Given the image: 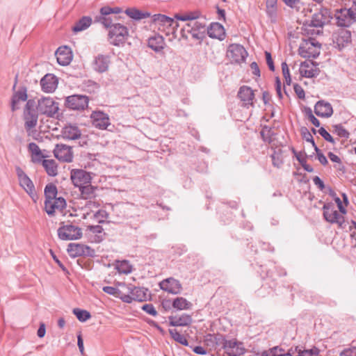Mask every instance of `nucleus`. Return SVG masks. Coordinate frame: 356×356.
I'll use <instances>...</instances> for the list:
<instances>
[{"instance_id":"nucleus-18","label":"nucleus","mask_w":356,"mask_h":356,"mask_svg":"<svg viewBox=\"0 0 356 356\" xmlns=\"http://www.w3.org/2000/svg\"><path fill=\"white\" fill-rule=\"evenodd\" d=\"M90 118L92 124L100 129H106L110 125V119L108 114L102 111H93Z\"/></svg>"},{"instance_id":"nucleus-35","label":"nucleus","mask_w":356,"mask_h":356,"mask_svg":"<svg viewBox=\"0 0 356 356\" xmlns=\"http://www.w3.org/2000/svg\"><path fill=\"white\" fill-rule=\"evenodd\" d=\"M165 41L163 36L155 35L148 40V46L155 51H159L164 48Z\"/></svg>"},{"instance_id":"nucleus-36","label":"nucleus","mask_w":356,"mask_h":356,"mask_svg":"<svg viewBox=\"0 0 356 356\" xmlns=\"http://www.w3.org/2000/svg\"><path fill=\"white\" fill-rule=\"evenodd\" d=\"M81 196L84 200H91L96 196L97 187L90 184L79 187Z\"/></svg>"},{"instance_id":"nucleus-3","label":"nucleus","mask_w":356,"mask_h":356,"mask_svg":"<svg viewBox=\"0 0 356 356\" xmlns=\"http://www.w3.org/2000/svg\"><path fill=\"white\" fill-rule=\"evenodd\" d=\"M38 106L33 99L27 101L24 110V119L25 121V128L31 135V129L34 128L38 122Z\"/></svg>"},{"instance_id":"nucleus-12","label":"nucleus","mask_w":356,"mask_h":356,"mask_svg":"<svg viewBox=\"0 0 356 356\" xmlns=\"http://www.w3.org/2000/svg\"><path fill=\"white\" fill-rule=\"evenodd\" d=\"M70 178L76 187H81L90 183L91 174L82 169H72L70 172Z\"/></svg>"},{"instance_id":"nucleus-16","label":"nucleus","mask_w":356,"mask_h":356,"mask_svg":"<svg viewBox=\"0 0 356 356\" xmlns=\"http://www.w3.org/2000/svg\"><path fill=\"white\" fill-rule=\"evenodd\" d=\"M54 154L56 159L63 162L70 163L72 161L73 153L70 146L65 145H57L54 149Z\"/></svg>"},{"instance_id":"nucleus-43","label":"nucleus","mask_w":356,"mask_h":356,"mask_svg":"<svg viewBox=\"0 0 356 356\" xmlns=\"http://www.w3.org/2000/svg\"><path fill=\"white\" fill-rule=\"evenodd\" d=\"M200 17V13L197 11L188 12L183 14H176L175 18L177 20L191 22H194Z\"/></svg>"},{"instance_id":"nucleus-47","label":"nucleus","mask_w":356,"mask_h":356,"mask_svg":"<svg viewBox=\"0 0 356 356\" xmlns=\"http://www.w3.org/2000/svg\"><path fill=\"white\" fill-rule=\"evenodd\" d=\"M57 188L54 184H48L44 188L45 200H51L56 197Z\"/></svg>"},{"instance_id":"nucleus-30","label":"nucleus","mask_w":356,"mask_h":356,"mask_svg":"<svg viewBox=\"0 0 356 356\" xmlns=\"http://www.w3.org/2000/svg\"><path fill=\"white\" fill-rule=\"evenodd\" d=\"M192 323V317L188 314L172 316L169 317V324L171 326H187Z\"/></svg>"},{"instance_id":"nucleus-28","label":"nucleus","mask_w":356,"mask_h":356,"mask_svg":"<svg viewBox=\"0 0 356 356\" xmlns=\"http://www.w3.org/2000/svg\"><path fill=\"white\" fill-rule=\"evenodd\" d=\"M238 95L245 106L253 104L254 95L253 90L250 87L246 86L241 87Z\"/></svg>"},{"instance_id":"nucleus-56","label":"nucleus","mask_w":356,"mask_h":356,"mask_svg":"<svg viewBox=\"0 0 356 356\" xmlns=\"http://www.w3.org/2000/svg\"><path fill=\"white\" fill-rule=\"evenodd\" d=\"M100 23H102L106 27L112 26V19L110 17L100 16L97 19Z\"/></svg>"},{"instance_id":"nucleus-38","label":"nucleus","mask_w":356,"mask_h":356,"mask_svg":"<svg viewBox=\"0 0 356 356\" xmlns=\"http://www.w3.org/2000/svg\"><path fill=\"white\" fill-rule=\"evenodd\" d=\"M125 13L131 19L140 20L150 16L147 12H142L136 8H129L125 10Z\"/></svg>"},{"instance_id":"nucleus-15","label":"nucleus","mask_w":356,"mask_h":356,"mask_svg":"<svg viewBox=\"0 0 356 356\" xmlns=\"http://www.w3.org/2000/svg\"><path fill=\"white\" fill-rule=\"evenodd\" d=\"M333 42L339 49L347 47L351 42V33L346 29H340L333 35Z\"/></svg>"},{"instance_id":"nucleus-42","label":"nucleus","mask_w":356,"mask_h":356,"mask_svg":"<svg viewBox=\"0 0 356 356\" xmlns=\"http://www.w3.org/2000/svg\"><path fill=\"white\" fill-rule=\"evenodd\" d=\"M115 268L121 274H129L132 271V266L127 260L117 261Z\"/></svg>"},{"instance_id":"nucleus-53","label":"nucleus","mask_w":356,"mask_h":356,"mask_svg":"<svg viewBox=\"0 0 356 356\" xmlns=\"http://www.w3.org/2000/svg\"><path fill=\"white\" fill-rule=\"evenodd\" d=\"M334 131L339 137L348 138L349 133L342 127L341 124H337L333 126Z\"/></svg>"},{"instance_id":"nucleus-48","label":"nucleus","mask_w":356,"mask_h":356,"mask_svg":"<svg viewBox=\"0 0 356 356\" xmlns=\"http://www.w3.org/2000/svg\"><path fill=\"white\" fill-rule=\"evenodd\" d=\"M73 314L76 316L79 321L81 322H85L91 317L90 314L88 311L78 308L73 309Z\"/></svg>"},{"instance_id":"nucleus-34","label":"nucleus","mask_w":356,"mask_h":356,"mask_svg":"<svg viewBox=\"0 0 356 356\" xmlns=\"http://www.w3.org/2000/svg\"><path fill=\"white\" fill-rule=\"evenodd\" d=\"M88 249V246L80 243H70L67 246V252L72 257L84 254Z\"/></svg>"},{"instance_id":"nucleus-27","label":"nucleus","mask_w":356,"mask_h":356,"mask_svg":"<svg viewBox=\"0 0 356 356\" xmlns=\"http://www.w3.org/2000/svg\"><path fill=\"white\" fill-rule=\"evenodd\" d=\"M62 136L67 140H76L80 138L81 133L78 127L68 124L63 128Z\"/></svg>"},{"instance_id":"nucleus-9","label":"nucleus","mask_w":356,"mask_h":356,"mask_svg":"<svg viewBox=\"0 0 356 356\" xmlns=\"http://www.w3.org/2000/svg\"><path fill=\"white\" fill-rule=\"evenodd\" d=\"M332 18L339 26H349L353 22H355L354 15L350 8L336 10Z\"/></svg>"},{"instance_id":"nucleus-26","label":"nucleus","mask_w":356,"mask_h":356,"mask_svg":"<svg viewBox=\"0 0 356 356\" xmlns=\"http://www.w3.org/2000/svg\"><path fill=\"white\" fill-rule=\"evenodd\" d=\"M99 207V204L94 200H89L86 202L84 206L80 208L81 214L83 219L92 218L95 209Z\"/></svg>"},{"instance_id":"nucleus-24","label":"nucleus","mask_w":356,"mask_h":356,"mask_svg":"<svg viewBox=\"0 0 356 356\" xmlns=\"http://www.w3.org/2000/svg\"><path fill=\"white\" fill-rule=\"evenodd\" d=\"M314 112L321 118H330L333 113V108L330 103L321 100L316 104Z\"/></svg>"},{"instance_id":"nucleus-31","label":"nucleus","mask_w":356,"mask_h":356,"mask_svg":"<svg viewBox=\"0 0 356 356\" xmlns=\"http://www.w3.org/2000/svg\"><path fill=\"white\" fill-rule=\"evenodd\" d=\"M224 341L225 339L221 334H207L204 337V342L210 348L222 346Z\"/></svg>"},{"instance_id":"nucleus-46","label":"nucleus","mask_w":356,"mask_h":356,"mask_svg":"<svg viewBox=\"0 0 356 356\" xmlns=\"http://www.w3.org/2000/svg\"><path fill=\"white\" fill-rule=\"evenodd\" d=\"M169 333H170V336L172 337V338L177 342H178L182 345H184V346H188L187 339L185 338V337L183 334L179 333L176 329H170Z\"/></svg>"},{"instance_id":"nucleus-59","label":"nucleus","mask_w":356,"mask_h":356,"mask_svg":"<svg viewBox=\"0 0 356 356\" xmlns=\"http://www.w3.org/2000/svg\"><path fill=\"white\" fill-rule=\"evenodd\" d=\"M273 165L277 168H280L282 163V161L280 159V156L277 153H275L272 155Z\"/></svg>"},{"instance_id":"nucleus-57","label":"nucleus","mask_w":356,"mask_h":356,"mask_svg":"<svg viewBox=\"0 0 356 356\" xmlns=\"http://www.w3.org/2000/svg\"><path fill=\"white\" fill-rule=\"evenodd\" d=\"M315 151L317 153V159L322 165H326L327 163V158L321 153V150L317 146H315Z\"/></svg>"},{"instance_id":"nucleus-58","label":"nucleus","mask_w":356,"mask_h":356,"mask_svg":"<svg viewBox=\"0 0 356 356\" xmlns=\"http://www.w3.org/2000/svg\"><path fill=\"white\" fill-rule=\"evenodd\" d=\"M142 308L145 312L150 315L156 316V311L154 307L151 304H145L143 306Z\"/></svg>"},{"instance_id":"nucleus-61","label":"nucleus","mask_w":356,"mask_h":356,"mask_svg":"<svg viewBox=\"0 0 356 356\" xmlns=\"http://www.w3.org/2000/svg\"><path fill=\"white\" fill-rule=\"evenodd\" d=\"M293 88H294V90H295L296 95H298V97L300 99H304L305 98V91L302 89V88L300 86H299L298 84H295Z\"/></svg>"},{"instance_id":"nucleus-29","label":"nucleus","mask_w":356,"mask_h":356,"mask_svg":"<svg viewBox=\"0 0 356 356\" xmlns=\"http://www.w3.org/2000/svg\"><path fill=\"white\" fill-rule=\"evenodd\" d=\"M152 20L158 29L161 31L164 30L165 26H171L174 24V19L161 14L154 15Z\"/></svg>"},{"instance_id":"nucleus-55","label":"nucleus","mask_w":356,"mask_h":356,"mask_svg":"<svg viewBox=\"0 0 356 356\" xmlns=\"http://www.w3.org/2000/svg\"><path fill=\"white\" fill-rule=\"evenodd\" d=\"M339 356H356V348H346L340 353Z\"/></svg>"},{"instance_id":"nucleus-45","label":"nucleus","mask_w":356,"mask_h":356,"mask_svg":"<svg viewBox=\"0 0 356 356\" xmlns=\"http://www.w3.org/2000/svg\"><path fill=\"white\" fill-rule=\"evenodd\" d=\"M277 0H266V13L272 20H275L277 17Z\"/></svg>"},{"instance_id":"nucleus-19","label":"nucleus","mask_w":356,"mask_h":356,"mask_svg":"<svg viewBox=\"0 0 356 356\" xmlns=\"http://www.w3.org/2000/svg\"><path fill=\"white\" fill-rule=\"evenodd\" d=\"M66 104L73 110L84 109L88 106V99L84 95H72L67 98Z\"/></svg>"},{"instance_id":"nucleus-63","label":"nucleus","mask_w":356,"mask_h":356,"mask_svg":"<svg viewBox=\"0 0 356 356\" xmlns=\"http://www.w3.org/2000/svg\"><path fill=\"white\" fill-rule=\"evenodd\" d=\"M334 200H335V202L337 204V207H338V209H339L340 213H341L342 214H346V210L345 207L343 206L342 202H341L340 198L338 197H334Z\"/></svg>"},{"instance_id":"nucleus-64","label":"nucleus","mask_w":356,"mask_h":356,"mask_svg":"<svg viewBox=\"0 0 356 356\" xmlns=\"http://www.w3.org/2000/svg\"><path fill=\"white\" fill-rule=\"evenodd\" d=\"M45 333H46L45 325L43 323H40V327L38 330L37 334L40 338H42L43 337H44Z\"/></svg>"},{"instance_id":"nucleus-5","label":"nucleus","mask_w":356,"mask_h":356,"mask_svg":"<svg viewBox=\"0 0 356 356\" xmlns=\"http://www.w3.org/2000/svg\"><path fill=\"white\" fill-rule=\"evenodd\" d=\"M205 26L200 22H187L181 29V37L188 39L191 35L196 40H202L204 36Z\"/></svg>"},{"instance_id":"nucleus-52","label":"nucleus","mask_w":356,"mask_h":356,"mask_svg":"<svg viewBox=\"0 0 356 356\" xmlns=\"http://www.w3.org/2000/svg\"><path fill=\"white\" fill-rule=\"evenodd\" d=\"M296 350L298 351L297 356H317L318 354V351L316 348L301 350L296 347Z\"/></svg>"},{"instance_id":"nucleus-25","label":"nucleus","mask_w":356,"mask_h":356,"mask_svg":"<svg viewBox=\"0 0 356 356\" xmlns=\"http://www.w3.org/2000/svg\"><path fill=\"white\" fill-rule=\"evenodd\" d=\"M300 73L302 76L312 78L318 74L319 70L312 61H304L300 66Z\"/></svg>"},{"instance_id":"nucleus-1","label":"nucleus","mask_w":356,"mask_h":356,"mask_svg":"<svg viewBox=\"0 0 356 356\" xmlns=\"http://www.w3.org/2000/svg\"><path fill=\"white\" fill-rule=\"evenodd\" d=\"M330 12L326 8H322L319 12L314 13L308 24L305 25V33L308 35L314 36L321 33V29L328 21Z\"/></svg>"},{"instance_id":"nucleus-2","label":"nucleus","mask_w":356,"mask_h":356,"mask_svg":"<svg viewBox=\"0 0 356 356\" xmlns=\"http://www.w3.org/2000/svg\"><path fill=\"white\" fill-rule=\"evenodd\" d=\"M119 286L125 289V296L122 298V301L131 303L132 301H145L147 298V290L143 288L135 287L132 285H127L124 283H119Z\"/></svg>"},{"instance_id":"nucleus-14","label":"nucleus","mask_w":356,"mask_h":356,"mask_svg":"<svg viewBox=\"0 0 356 356\" xmlns=\"http://www.w3.org/2000/svg\"><path fill=\"white\" fill-rule=\"evenodd\" d=\"M248 54L245 48L238 44H230L228 47L227 56L234 63H241L245 60Z\"/></svg>"},{"instance_id":"nucleus-50","label":"nucleus","mask_w":356,"mask_h":356,"mask_svg":"<svg viewBox=\"0 0 356 356\" xmlns=\"http://www.w3.org/2000/svg\"><path fill=\"white\" fill-rule=\"evenodd\" d=\"M284 3L289 7L300 10L302 7V3L300 0H282Z\"/></svg>"},{"instance_id":"nucleus-37","label":"nucleus","mask_w":356,"mask_h":356,"mask_svg":"<svg viewBox=\"0 0 356 356\" xmlns=\"http://www.w3.org/2000/svg\"><path fill=\"white\" fill-rule=\"evenodd\" d=\"M27 99L26 90L21 88L17 91L12 99V109L14 111L18 108V104L21 102H24Z\"/></svg>"},{"instance_id":"nucleus-62","label":"nucleus","mask_w":356,"mask_h":356,"mask_svg":"<svg viewBox=\"0 0 356 356\" xmlns=\"http://www.w3.org/2000/svg\"><path fill=\"white\" fill-rule=\"evenodd\" d=\"M308 118L309 121L316 127L320 126L319 120L313 115L311 109L309 111Z\"/></svg>"},{"instance_id":"nucleus-8","label":"nucleus","mask_w":356,"mask_h":356,"mask_svg":"<svg viewBox=\"0 0 356 356\" xmlns=\"http://www.w3.org/2000/svg\"><path fill=\"white\" fill-rule=\"evenodd\" d=\"M323 217L325 220L332 224H337L339 227H342L344 223L343 215L340 211H337L332 203L324 204Z\"/></svg>"},{"instance_id":"nucleus-20","label":"nucleus","mask_w":356,"mask_h":356,"mask_svg":"<svg viewBox=\"0 0 356 356\" xmlns=\"http://www.w3.org/2000/svg\"><path fill=\"white\" fill-rule=\"evenodd\" d=\"M160 288L168 293L178 294L181 291V285L179 282L174 278H168L159 284Z\"/></svg>"},{"instance_id":"nucleus-13","label":"nucleus","mask_w":356,"mask_h":356,"mask_svg":"<svg viewBox=\"0 0 356 356\" xmlns=\"http://www.w3.org/2000/svg\"><path fill=\"white\" fill-rule=\"evenodd\" d=\"M17 173L20 186L31 196L34 202L37 201L34 185L31 179L20 168L17 169Z\"/></svg>"},{"instance_id":"nucleus-23","label":"nucleus","mask_w":356,"mask_h":356,"mask_svg":"<svg viewBox=\"0 0 356 356\" xmlns=\"http://www.w3.org/2000/svg\"><path fill=\"white\" fill-rule=\"evenodd\" d=\"M56 56L58 64L63 66L70 64L72 59V54L67 47H60L56 51Z\"/></svg>"},{"instance_id":"nucleus-6","label":"nucleus","mask_w":356,"mask_h":356,"mask_svg":"<svg viewBox=\"0 0 356 356\" xmlns=\"http://www.w3.org/2000/svg\"><path fill=\"white\" fill-rule=\"evenodd\" d=\"M129 36V31L126 26L120 24H115L111 26L108 33V40L111 44L119 46L124 43Z\"/></svg>"},{"instance_id":"nucleus-40","label":"nucleus","mask_w":356,"mask_h":356,"mask_svg":"<svg viewBox=\"0 0 356 356\" xmlns=\"http://www.w3.org/2000/svg\"><path fill=\"white\" fill-rule=\"evenodd\" d=\"M172 307L177 310H186L192 307V303L182 297L176 298L172 302Z\"/></svg>"},{"instance_id":"nucleus-54","label":"nucleus","mask_w":356,"mask_h":356,"mask_svg":"<svg viewBox=\"0 0 356 356\" xmlns=\"http://www.w3.org/2000/svg\"><path fill=\"white\" fill-rule=\"evenodd\" d=\"M318 133L325 140L334 143V140L332 136L324 128H320Z\"/></svg>"},{"instance_id":"nucleus-10","label":"nucleus","mask_w":356,"mask_h":356,"mask_svg":"<svg viewBox=\"0 0 356 356\" xmlns=\"http://www.w3.org/2000/svg\"><path fill=\"white\" fill-rule=\"evenodd\" d=\"M38 110L42 114L53 116L58 111V104L51 97H43L38 100Z\"/></svg>"},{"instance_id":"nucleus-11","label":"nucleus","mask_w":356,"mask_h":356,"mask_svg":"<svg viewBox=\"0 0 356 356\" xmlns=\"http://www.w3.org/2000/svg\"><path fill=\"white\" fill-rule=\"evenodd\" d=\"M222 348L228 356H239L245 353V348L242 342L235 339L224 341Z\"/></svg>"},{"instance_id":"nucleus-60","label":"nucleus","mask_w":356,"mask_h":356,"mask_svg":"<svg viewBox=\"0 0 356 356\" xmlns=\"http://www.w3.org/2000/svg\"><path fill=\"white\" fill-rule=\"evenodd\" d=\"M265 55H266V63L268 65V67L271 71L273 72L275 70V66H274L273 61V59L271 57V54L269 52L266 51Z\"/></svg>"},{"instance_id":"nucleus-17","label":"nucleus","mask_w":356,"mask_h":356,"mask_svg":"<svg viewBox=\"0 0 356 356\" xmlns=\"http://www.w3.org/2000/svg\"><path fill=\"white\" fill-rule=\"evenodd\" d=\"M111 63L108 56L98 54L94 57L92 62V69L99 73H104L108 71Z\"/></svg>"},{"instance_id":"nucleus-21","label":"nucleus","mask_w":356,"mask_h":356,"mask_svg":"<svg viewBox=\"0 0 356 356\" xmlns=\"http://www.w3.org/2000/svg\"><path fill=\"white\" fill-rule=\"evenodd\" d=\"M66 204L63 197H56L51 200H45L44 208L48 215L52 216L56 210H61Z\"/></svg>"},{"instance_id":"nucleus-33","label":"nucleus","mask_w":356,"mask_h":356,"mask_svg":"<svg viewBox=\"0 0 356 356\" xmlns=\"http://www.w3.org/2000/svg\"><path fill=\"white\" fill-rule=\"evenodd\" d=\"M207 33L209 37L222 40L225 36L224 27L219 23H213L209 27Z\"/></svg>"},{"instance_id":"nucleus-39","label":"nucleus","mask_w":356,"mask_h":356,"mask_svg":"<svg viewBox=\"0 0 356 356\" xmlns=\"http://www.w3.org/2000/svg\"><path fill=\"white\" fill-rule=\"evenodd\" d=\"M92 23V19L89 17H83L80 19L75 25L72 27V31L74 33L83 31L88 29Z\"/></svg>"},{"instance_id":"nucleus-44","label":"nucleus","mask_w":356,"mask_h":356,"mask_svg":"<svg viewBox=\"0 0 356 356\" xmlns=\"http://www.w3.org/2000/svg\"><path fill=\"white\" fill-rule=\"evenodd\" d=\"M120 287V289H117L113 286H104L102 289L104 292L119 298L122 300V298L125 296V289L122 286Z\"/></svg>"},{"instance_id":"nucleus-32","label":"nucleus","mask_w":356,"mask_h":356,"mask_svg":"<svg viewBox=\"0 0 356 356\" xmlns=\"http://www.w3.org/2000/svg\"><path fill=\"white\" fill-rule=\"evenodd\" d=\"M28 149L31 156V160L34 163H40L42 161L43 158L46 156L43 154V152L40 149L39 146L35 143H31L29 144Z\"/></svg>"},{"instance_id":"nucleus-49","label":"nucleus","mask_w":356,"mask_h":356,"mask_svg":"<svg viewBox=\"0 0 356 356\" xmlns=\"http://www.w3.org/2000/svg\"><path fill=\"white\" fill-rule=\"evenodd\" d=\"M108 216V213L103 209H95V213L92 214V218L95 219L97 222L101 223L105 221Z\"/></svg>"},{"instance_id":"nucleus-41","label":"nucleus","mask_w":356,"mask_h":356,"mask_svg":"<svg viewBox=\"0 0 356 356\" xmlns=\"http://www.w3.org/2000/svg\"><path fill=\"white\" fill-rule=\"evenodd\" d=\"M42 165L49 176H56L58 173L56 163L53 159H44L42 161Z\"/></svg>"},{"instance_id":"nucleus-7","label":"nucleus","mask_w":356,"mask_h":356,"mask_svg":"<svg viewBox=\"0 0 356 356\" xmlns=\"http://www.w3.org/2000/svg\"><path fill=\"white\" fill-rule=\"evenodd\" d=\"M82 234L81 229L72 224L63 225L58 229V237L64 241L78 240Z\"/></svg>"},{"instance_id":"nucleus-4","label":"nucleus","mask_w":356,"mask_h":356,"mask_svg":"<svg viewBox=\"0 0 356 356\" xmlns=\"http://www.w3.org/2000/svg\"><path fill=\"white\" fill-rule=\"evenodd\" d=\"M310 35L301 42L298 52L303 58H316L320 54L321 44Z\"/></svg>"},{"instance_id":"nucleus-22","label":"nucleus","mask_w":356,"mask_h":356,"mask_svg":"<svg viewBox=\"0 0 356 356\" xmlns=\"http://www.w3.org/2000/svg\"><path fill=\"white\" fill-rule=\"evenodd\" d=\"M40 85L44 92H53L57 88L58 79L52 74H47L41 79Z\"/></svg>"},{"instance_id":"nucleus-51","label":"nucleus","mask_w":356,"mask_h":356,"mask_svg":"<svg viewBox=\"0 0 356 356\" xmlns=\"http://www.w3.org/2000/svg\"><path fill=\"white\" fill-rule=\"evenodd\" d=\"M282 70L283 76H284V79H285V83L288 86H290L291 83V76H290V72H289V67H288V65H287V64L286 63H282Z\"/></svg>"}]
</instances>
